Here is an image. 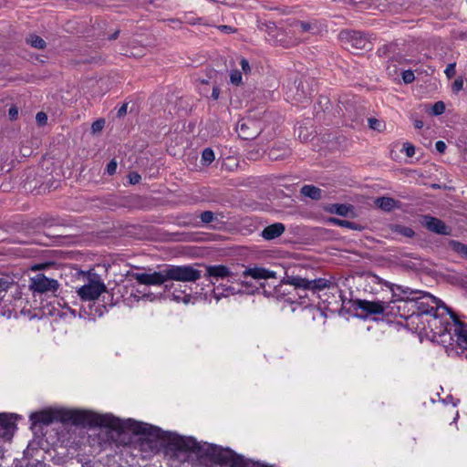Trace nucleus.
Masks as SVG:
<instances>
[{
    "instance_id": "10",
    "label": "nucleus",
    "mask_w": 467,
    "mask_h": 467,
    "mask_svg": "<svg viewBox=\"0 0 467 467\" xmlns=\"http://www.w3.org/2000/svg\"><path fill=\"white\" fill-rule=\"evenodd\" d=\"M59 287L57 280L37 274L30 279L29 289L37 294L56 293Z\"/></svg>"
},
{
    "instance_id": "19",
    "label": "nucleus",
    "mask_w": 467,
    "mask_h": 467,
    "mask_svg": "<svg viewBox=\"0 0 467 467\" xmlns=\"http://www.w3.org/2000/svg\"><path fill=\"white\" fill-rule=\"evenodd\" d=\"M285 230V226L284 225V223H275L273 224L266 226L262 231L261 235L265 240H273L282 235Z\"/></svg>"
},
{
    "instance_id": "12",
    "label": "nucleus",
    "mask_w": 467,
    "mask_h": 467,
    "mask_svg": "<svg viewBox=\"0 0 467 467\" xmlns=\"http://www.w3.org/2000/svg\"><path fill=\"white\" fill-rule=\"evenodd\" d=\"M131 277L145 285H161L167 282L165 268L153 273H133Z\"/></svg>"
},
{
    "instance_id": "6",
    "label": "nucleus",
    "mask_w": 467,
    "mask_h": 467,
    "mask_svg": "<svg viewBox=\"0 0 467 467\" xmlns=\"http://www.w3.org/2000/svg\"><path fill=\"white\" fill-rule=\"evenodd\" d=\"M167 281L196 282L202 276L201 271L192 265H172L165 266Z\"/></svg>"
},
{
    "instance_id": "52",
    "label": "nucleus",
    "mask_w": 467,
    "mask_h": 467,
    "mask_svg": "<svg viewBox=\"0 0 467 467\" xmlns=\"http://www.w3.org/2000/svg\"><path fill=\"white\" fill-rule=\"evenodd\" d=\"M435 148L437 150L438 152L440 153H444L445 150H446V144L444 141L442 140H438L436 143H435Z\"/></svg>"
},
{
    "instance_id": "40",
    "label": "nucleus",
    "mask_w": 467,
    "mask_h": 467,
    "mask_svg": "<svg viewBox=\"0 0 467 467\" xmlns=\"http://www.w3.org/2000/svg\"><path fill=\"white\" fill-rule=\"evenodd\" d=\"M445 111V104L442 101H437L432 106V113L436 116L441 115Z\"/></svg>"
},
{
    "instance_id": "61",
    "label": "nucleus",
    "mask_w": 467,
    "mask_h": 467,
    "mask_svg": "<svg viewBox=\"0 0 467 467\" xmlns=\"http://www.w3.org/2000/svg\"><path fill=\"white\" fill-rule=\"evenodd\" d=\"M189 23L192 24V25H194L196 22L191 20V21H189Z\"/></svg>"
},
{
    "instance_id": "13",
    "label": "nucleus",
    "mask_w": 467,
    "mask_h": 467,
    "mask_svg": "<svg viewBox=\"0 0 467 467\" xmlns=\"http://www.w3.org/2000/svg\"><path fill=\"white\" fill-rule=\"evenodd\" d=\"M420 223L430 232L437 234L449 235L451 229L445 224L443 221L431 215H422Z\"/></svg>"
},
{
    "instance_id": "9",
    "label": "nucleus",
    "mask_w": 467,
    "mask_h": 467,
    "mask_svg": "<svg viewBox=\"0 0 467 467\" xmlns=\"http://www.w3.org/2000/svg\"><path fill=\"white\" fill-rule=\"evenodd\" d=\"M451 318L452 331L448 343L467 349V322L461 320L454 313H451Z\"/></svg>"
},
{
    "instance_id": "23",
    "label": "nucleus",
    "mask_w": 467,
    "mask_h": 467,
    "mask_svg": "<svg viewBox=\"0 0 467 467\" xmlns=\"http://www.w3.org/2000/svg\"><path fill=\"white\" fill-rule=\"evenodd\" d=\"M296 93L293 96V100L296 103H303L307 100L312 95V89L305 88V83L302 79L298 81L296 85Z\"/></svg>"
},
{
    "instance_id": "2",
    "label": "nucleus",
    "mask_w": 467,
    "mask_h": 467,
    "mask_svg": "<svg viewBox=\"0 0 467 467\" xmlns=\"http://www.w3.org/2000/svg\"><path fill=\"white\" fill-rule=\"evenodd\" d=\"M33 423L49 425L54 421L71 423L81 427H104L116 430L121 427L119 418L112 414H99L85 410L57 409L35 412L30 415Z\"/></svg>"
},
{
    "instance_id": "48",
    "label": "nucleus",
    "mask_w": 467,
    "mask_h": 467,
    "mask_svg": "<svg viewBox=\"0 0 467 467\" xmlns=\"http://www.w3.org/2000/svg\"><path fill=\"white\" fill-rule=\"evenodd\" d=\"M116 170H117V162L114 160H112L108 163L106 171L108 172V174L113 175L116 172Z\"/></svg>"
},
{
    "instance_id": "41",
    "label": "nucleus",
    "mask_w": 467,
    "mask_h": 467,
    "mask_svg": "<svg viewBox=\"0 0 467 467\" xmlns=\"http://www.w3.org/2000/svg\"><path fill=\"white\" fill-rule=\"evenodd\" d=\"M105 126V120L103 119H99L94 121L91 125V130L93 133L100 132Z\"/></svg>"
},
{
    "instance_id": "58",
    "label": "nucleus",
    "mask_w": 467,
    "mask_h": 467,
    "mask_svg": "<svg viewBox=\"0 0 467 467\" xmlns=\"http://www.w3.org/2000/svg\"><path fill=\"white\" fill-rule=\"evenodd\" d=\"M218 287L213 289V295L216 297L217 300L220 298V294L217 292Z\"/></svg>"
},
{
    "instance_id": "54",
    "label": "nucleus",
    "mask_w": 467,
    "mask_h": 467,
    "mask_svg": "<svg viewBox=\"0 0 467 467\" xmlns=\"http://www.w3.org/2000/svg\"><path fill=\"white\" fill-rule=\"evenodd\" d=\"M219 95H220L219 88L218 87H213V92H212V98L216 100V99H218Z\"/></svg>"
},
{
    "instance_id": "29",
    "label": "nucleus",
    "mask_w": 467,
    "mask_h": 467,
    "mask_svg": "<svg viewBox=\"0 0 467 467\" xmlns=\"http://www.w3.org/2000/svg\"><path fill=\"white\" fill-rule=\"evenodd\" d=\"M179 225L199 227L201 224L196 215L187 213L182 217V220L179 222Z\"/></svg>"
},
{
    "instance_id": "36",
    "label": "nucleus",
    "mask_w": 467,
    "mask_h": 467,
    "mask_svg": "<svg viewBox=\"0 0 467 467\" xmlns=\"http://www.w3.org/2000/svg\"><path fill=\"white\" fill-rule=\"evenodd\" d=\"M237 130L239 131V135L244 139V140H249L251 138H254V134L252 133H249L247 131L248 130V125L246 122H241L238 124L237 126Z\"/></svg>"
},
{
    "instance_id": "45",
    "label": "nucleus",
    "mask_w": 467,
    "mask_h": 467,
    "mask_svg": "<svg viewBox=\"0 0 467 467\" xmlns=\"http://www.w3.org/2000/svg\"><path fill=\"white\" fill-rule=\"evenodd\" d=\"M462 88H463V79L462 78H456L451 86L452 91L454 93H458Z\"/></svg>"
},
{
    "instance_id": "51",
    "label": "nucleus",
    "mask_w": 467,
    "mask_h": 467,
    "mask_svg": "<svg viewBox=\"0 0 467 467\" xmlns=\"http://www.w3.org/2000/svg\"><path fill=\"white\" fill-rule=\"evenodd\" d=\"M8 116H9V119L11 120H15L17 119L18 117V109L16 106H12L9 109H8Z\"/></svg>"
},
{
    "instance_id": "25",
    "label": "nucleus",
    "mask_w": 467,
    "mask_h": 467,
    "mask_svg": "<svg viewBox=\"0 0 467 467\" xmlns=\"http://www.w3.org/2000/svg\"><path fill=\"white\" fill-rule=\"evenodd\" d=\"M13 288L15 290L17 289V282L15 281L13 276L8 275H0V295L5 293L6 295L9 292V289Z\"/></svg>"
},
{
    "instance_id": "56",
    "label": "nucleus",
    "mask_w": 467,
    "mask_h": 467,
    "mask_svg": "<svg viewBox=\"0 0 467 467\" xmlns=\"http://www.w3.org/2000/svg\"><path fill=\"white\" fill-rule=\"evenodd\" d=\"M413 125H414L415 129L420 130V129H422L424 124H423L422 120L416 119V120H414Z\"/></svg>"
},
{
    "instance_id": "22",
    "label": "nucleus",
    "mask_w": 467,
    "mask_h": 467,
    "mask_svg": "<svg viewBox=\"0 0 467 467\" xmlns=\"http://www.w3.org/2000/svg\"><path fill=\"white\" fill-rule=\"evenodd\" d=\"M334 287V282L326 278H317L309 280V290L312 291L314 294L320 292L326 288L330 289Z\"/></svg>"
},
{
    "instance_id": "15",
    "label": "nucleus",
    "mask_w": 467,
    "mask_h": 467,
    "mask_svg": "<svg viewBox=\"0 0 467 467\" xmlns=\"http://www.w3.org/2000/svg\"><path fill=\"white\" fill-rule=\"evenodd\" d=\"M16 414L0 413V431H3L2 437L5 440H10L16 428Z\"/></svg>"
},
{
    "instance_id": "31",
    "label": "nucleus",
    "mask_w": 467,
    "mask_h": 467,
    "mask_svg": "<svg viewBox=\"0 0 467 467\" xmlns=\"http://www.w3.org/2000/svg\"><path fill=\"white\" fill-rule=\"evenodd\" d=\"M26 42L33 47L37 49H44L46 47V42L43 38L36 35H30L26 38Z\"/></svg>"
},
{
    "instance_id": "28",
    "label": "nucleus",
    "mask_w": 467,
    "mask_h": 467,
    "mask_svg": "<svg viewBox=\"0 0 467 467\" xmlns=\"http://www.w3.org/2000/svg\"><path fill=\"white\" fill-rule=\"evenodd\" d=\"M290 150L286 147H272L269 150L268 156L271 160H283L289 156Z\"/></svg>"
},
{
    "instance_id": "8",
    "label": "nucleus",
    "mask_w": 467,
    "mask_h": 467,
    "mask_svg": "<svg viewBox=\"0 0 467 467\" xmlns=\"http://www.w3.org/2000/svg\"><path fill=\"white\" fill-rule=\"evenodd\" d=\"M107 291L104 282L98 275H93L88 278L87 284L80 286L78 290V296L83 301H93L99 297V296Z\"/></svg>"
},
{
    "instance_id": "32",
    "label": "nucleus",
    "mask_w": 467,
    "mask_h": 467,
    "mask_svg": "<svg viewBox=\"0 0 467 467\" xmlns=\"http://www.w3.org/2000/svg\"><path fill=\"white\" fill-rule=\"evenodd\" d=\"M450 246L451 247V249L454 252L458 253L462 257L467 258V245L466 244H462L458 241L452 240L450 242Z\"/></svg>"
},
{
    "instance_id": "14",
    "label": "nucleus",
    "mask_w": 467,
    "mask_h": 467,
    "mask_svg": "<svg viewBox=\"0 0 467 467\" xmlns=\"http://www.w3.org/2000/svg\"><path fill=\"white\" fill-rule=\"evenodd\" d=\"M204 276L214 285L216 281L233 277L234 274L226 265H214L206 266V273Z\"/></svg>"
},
{
    "instance_id": "1",
    "label": "nucleus",
    "mask_w": 467,
    "mask_h": 467,
    "mask_svg": "<svg viewBox=\"0 0 467 467\" xmlns=\"http://www.w3.org/2000/svg\"><path fill=\"white\" fill-rule=\"evenodd\" d=\"M167 451L178 457L180 452H193L199 457L209 458L212 462L228 467H245L244 458L229 448H223L207 442L201 443L192 437L169 434Z\"/></svg>"
},
{
    "instance_id": "44",
    "label": "nucleus",
    "mask_w": 467,
    "mask_h": 467,
    "mask_svg": "<svg viewBox=\"0 0 467 467\" xmlns=\"http://www.w3.org/2000/svg\"><path fill=\"white\" fill-rule=\"evenodd\" d=\"M455 67H456V64H455V63H450V64L446 67V68H445V70H444V73H445V75H446V77H447L448 78H453V77L455 76V74H456V69H455Z\"/></svg>"
},
{
    "instance_id": "18",
    "label": "nucleus",
    "mask_w": 467,
    "mask_h": 467,
    "mask_svg": "<svg viewBox=\"0 0 467 467\" xmlns=\"http://www.w3.org/2000/svg\"><path fill=\"white\" fill-rule=\"evenodd\" d=\"M388 230L389 232V234L392 235V238H397L398 236L412 238L415 236V232L411 227L405 226L400 223L389 224Z\"/></svg>"
},
{
    "instance_id": "24",
    "label": "nucleus",
    "mask_w": 467,
    "mask_h": 467,
    "mask_svg": "<svg viewBox=\"0 0 467 467\" xmlns=\"http://www.w3.org/2000/svg\"><path fill=\"white\" fill-rule=\"evenodd\" d=\"M283 283L301 288L303 291L309 290V280L298 275H286Z\"/></svg>"
},
{
    "instance_id": "42",
    "label": "nucleus",
    "mask_w": 467,
    "mask_h": 467,
    "mask_svg": "<svg viewBox=\"0 0 467 467\" xmlns=\"http://www.w3.org/2000/svg\"><path fill=\"white\" fill-rule=\"evenodd\" d=\"M401 76H402V80L406 84H410V83L413 82V80L415 79V76H414V73L412 70H405L402 72Z\"/></svg>"
},
{
    "instance_id": "27",
    "label": "nucleus",
    "mask_w": 467,
    "mask_h": 467,
    "mask_svg": "<svg viewBox=\"0 0 467 467\" xmlns=\"http://www.w3.org/2000/svg\"><path fill=\"white\" fill-rule=\"evenodd\" d=\"M300 192L302 195L308 197L312 200H320L322 198L321 189L314 185H304L301 188Z\"/></svg>"
},
{
    "instance_id": "7",
    "label": "nucleus",
    "mask_w": 467,
    "mask_h": 467,
    "mask_svg": "<svg viewBox=\"0 0 467 467\" xmlns=\"http://www.w3.org/2000/svg\"><path fill=\"white\" fill-rule=\"evenodd\" d=\"M385 285L389 287L392 293V300H431V302H435V297L428 293H424L420 290H413L408 286H402L400 285L390 284L389 282H385Z\"/></svg>"
},
{
    "instance_id": "35",
    "label": "nucleus",
    "mask_w": 467,
    "mask_h": 467,
    "mask_svg": "<svg viewBox=\"0 0 467 467\" xmlns=\"http://www.w3.org/2000/svg\"><path fill=\"white\" fill-rule=\"evenodd\" d=\"M214 161V152L211 148H206L202 153V161L205 165L211 164Z\"/></svg>"
},
{
    "instance_id": "5",
    "label": "nucleus",
    "mask_w": 467,
    "mask_h": 467,
    "mask_svg": "<svg viewBox=\"0 0 467 467\" xmlns=\"http://www.w3.org/2000/svg\"><path fill=\"white\" fill-rule=\"evenodd\" d=\"M121 427L116 429V431H122L124 429H129L133 433L137 435H143L146 439H149L150 441H158V440H167L168 433L163 431L161 428L153 426L149 423L136 421L133 420H128L126 422H123L120 419H119Z\"/></svg>"
},
{
    "instance_id": "47",
    "label": "nucleus",
    "mask_w": 467,
    "mask_h": 467,
    "mask_svg": "<svg viewBox=\"0 0 467 467\" xmlns=\"http://www.w3.org/2000/svg\"><path fill=\"white\" fill-rule=\"evenodd\" d=\"M403 150L408 157H412L415 154V147L409 142L403 143Z\"/></svg>"
},
{
    "instance_id": "20",
    "label": "nucleus",
    "mask_w": 467,
    "mask_h": 467,
    "mask_svg": "<svg viewBox=\"0 0 467 467\" xmlns=\"http://www.w3.org/2000/svg\"><path fill=\"white\" fill-rule=\"evenodd\" d=\"M350 45L357 49H366L369 45L366 36L359 31L347 33Z\"/></svg>"
},
{
    "instance_id": "50",
    "label": "nucleus",
    "mask_w": 467,
    "mask_h": 467,
    "mask_svg": "<svg viewBox=\"0 0 467 467\" xmlns=\"http://www.w3.org/2000/svg\"><path fill=\"white\" fill-rule=\"evenodd\" d=\"M240 66L242 67V70L245 73V74H248L250 71H251V67H250V65H249V62L246 58L243 57L241 60H240Z\"/></svg>"
},
{
    "instance_id": "60",
    "label": "nucleus",
    "mask_w": 467,
    "mask_h": 467,
    "mask_svg": "<svg viewBox=\"0 0 467 467\" xmlns=\"http://www.w3.org/2000/svg\"><path fill=\"white\" fill-rule=\"evenodd\" d=\"M126 55L127 56H136L137 54L131 52L130 54H126Z\"/></svg>"
},
{
    "instance_id": "49",
    "label": "nucleus",
    "mask_w": 467,
    "mask_h": 467,
    "mask_svg": "<svg viewBox=\"0 0 467 467\" xmlns=\"http://www.w3.org/2000/svg\"><path fill=\"white\" fill-rule=\"evenodd\" d=\"M140 179L141 177L138 172L133 171L129 174V180L131 184L139 183Z\"/></svg>"
},
{
    "instance_id": "30",
    "label": "nucleus",
    "mask_w": 467,
    "mask_h": 467,
    "mask_svg": "<svg viewBox=\"0 0 467 467\" xmlns=\"http://www.w3.org/2000/svg\"><path fill=\"white\" fill-rule=\"evenodd\" d=\"M336 225L352 230L361 231L363 227L354 222L334 218L331 220Z\"/></svg>"
},
{
    "instance_id": "39",
    "label": "nucleus",
    "mask_w": 467,
    "mask_h": 467,
    "mask_svg": "<svg viewBox=\"0 0 467 467\" xmlns=\"http://www.w3.org/2000/svg\"><path fill=\"white\" fill-rule=\"evenodd\" d=\"M230 80L232 84L239 86L242 83V73L237 69L232 70L230 73Z\"/></svg>"
},
{
    "instance_id": "34",
    "label": "nucleus",
    "mask_w": 467,
    "mask_h": 467,
    "mask_svg": "<svg viewBox=\"0 0 467 467\" xmlns=\"http://www.w3.org/2000/svg\"><path fill=\"white\" fill-rule=\"evenodd\" d=\"M365 280L368 285H385V282H386L382 278H380L379 276H378L377 275L372 274V273L366 274Z\"/></svg>"
},
{
    "instance_id": "3",
    "label": "nucleus",
    "mask_w": 467,
    "mask_h": 467,
    "mask_svg": "<svg viewBox=\"0 0 467 467\" xmlns=\"http://www.w3.org/2000/svg\"><path fill=\"white\" fill-rule=\"evenodd\" d=\"M449 316L453 313L447 306L442 307ZM426 313H422L419 323L424 327L423 329H416L417 331L425 333H432L434 337H439L443 343H446L450 339V336L452 331L451 318V317H444L438 313L439 307L430 306V301L427 302Z\"/></svg>"
},
{
    "instance_id": "21",
    "label": "nucleus",
    "mask_w": 467,
    "mask_h": 467,
    "mask_svg": "<svg viewBox=\"0 0 467 467\" xmlns=\"http://www.w3.org/2000/svg\"><path fill=\"white\" fill-rule=\"evenodd\" d=\"M375 205L384 212H391L395 208H400V202L393 198L381 196L375 200Z\"/></svg>"
},
{
    "instance_id": "55",
    "label": "nucleus",
    "mask_w": 467,
    "mask_h": 467,
    "mask_svg": "<svg viewBox=\"0 0 467 467\" xmlns=\"http://www.w3.org/2000/svg\"><path fill=\"white\" fill-rule=\"evenodd\" d=\"M219 29L224 33H231L234 31V29L232 28V26H219Z\"/></svg>"
},
{
    "instance_id": "33",
    "label": "nucleus",
    "mask_w": 467,
    "mask_h": 467,
    "mask_svg": "<svg viewBox=\"0 0 467 467\" xmlns=\"http://www.w3.org/2000/svg\"><path fill=\"white\" fill-rule=\"evenodd\" d=\"M353 207L347 204H335L333 206V212L340 216H348L349 212L352 211Z\"/></svg>"
},
{
    "instance_id": "4",
    "label": "nucleus",
    "mask_w": 467,
    "mask_h": 467,
    "mask_svg": "<svg viewBox=\"0 0 467 467\" xmlns=\"http://www.w3.org/2000/svg\"><path fill=\"white\" fill-rule=\"evenodd\" d=\"M429 300H391L389 302L388 316L400 317L407 321V326L413 329H423L419 323L422 313H426Z\"/></svg>"
},
{
    "instance_id": "17",
    "label": "nucleus",
    "mask_w": 467,
    "mask_h": 467,
    "mask_svg": "<svg viewBox=\"0 0 467 467\" xmlns=\"http://www.w3.org/2000/svg\"><path fill=\"white\" fill-rule=\"evenodd\" d=\"M2 301L4 302V306H6L7 303L14 304V309L16 307H21L23 303L22 298V291L20 285L17 284V289L15 290L13 288L9 289V292L6 295H3L1 296Z\"/></svg>"
},
{
    "instance_id": "53",
    "label": "nucleus",
    "mask_w": 467,
    "mask_h": 467,
    "mask_svg": "<svg viewBox=\"0 0 467 467\" xmlns=\"http://www.w3.org/2000/svg\"><path fill=\"white\" fill-rule=\"evenodd\" d=\"M127 112V104H123L118 110V113H117V116L118 117H122L126 114Z\"/></svg>"
},
{
    "instance_id": "16",
    "label": "nucleus",
    "mask_w": 467,
    "mask_h": 467,
    "mask_svg": "<svg viewBox=\"0 0 467 467\" xmlns=\"http://www.w3.org/2000/svg\"><path fill=\"white\" fill-rule=\"evenodd\" d=\"M244 276H251L254 279H270L276 278L275 271L268 270L264 267L254 266L248 267L243 272Z\"/></svg>"
},
{
    "instance_id": "37",
    "label": "nucleus",
    "mask_w": 467,
    "mask_h": 467,
    "mask_svg": "<svg viewBox=\"0 0 467 467\" xmlns=\"http://www.w3.org/2000/svg\"><path fill=\"white\" fill-rule=\"evenodd\" d=\"M200 223H210L214 221H217V217L211 211H204L200 214Z\"/></svg>"
},
{
    "instance_id": "46",
    "label": "nucleus",
    "mask_w": 467,
    "mask_h": 467,
    "mask_svg": "<svg viewBox=\"0 0 467 467\" xmlns=\"http://www.w3.org/2000/svg\"><path fill=\"white\" fill-rule=\"evenodd\" d=\"M36 120L39 126H44L47 124V116L43 111L37 112L36 115Z\"/></svg>"
},
{
    "instance_id": "11",
    "label": "nucleus",
    "mask_w": 467,
    "mask_h": 467,
    "mask_svg": "<svg viewBox=\"0 0 467 467\" xmlns=\"http://www.w3.org/2000/svg\"><path fill=\"white\" fill-rule=\"evenodd\" d=\"M356 309H359L367 316L368 315H387L389 309V302L383 301H368L365 299H356L353 303Z\"/></svg>"
},
{
    "instance_id": "38",
    "label": "nucleus",
    "mask_w": 467,
    "mask_h": 467,
    "mask_svg": "<svg viewBox=\"0 0 467 467\" xmlns=\"http://www.w3.org/2000/svg\"><path fill=\"white\" fill-rule=\"evenodd\" d=\"M172 300L176 302H183L184 304H188L191 301V295L185 294L184 291H182L180 294H176L175 292L171 295Z\"/></svg>"
},
{
    "instance_id": "26",
    "label": "nucleus",
    "mask_w": 467,
    "mask_h": 467,
    "mask_svg": "<svg viewBox=\"0 0 467 467\" xmlns=\"http://www.w3.org/2000/svg\"><path fill=\"white\" fill-rule=\"evenodd\" d=\"M291 26L296 27L300 33L310 32L315 34L317 30V25L308 21L295 20Z\"/></svg>"
},
{
    "instance_id": "59",
    "label": "nucleus",
    "mask_w": 467,
    "mask_h": 467,
    "mask_svg": "<svg viewBox=\"0 0 467 467\" xmlns=\"http://www.w3.org/2000/svg\"><path fill=\"white\" fill-rule=\"evenodd\" d=\"M255 467H272V466H269V465H266V464H258Z\"/></svg>"
},
{
    "instance_id": "43",
    "label": "nucleus",
    "mask_w": 467,
    "mask_h": 467,
    "mask_svg": "<svg viewBox=\"0 0 467 467\" xmlns=\"http://www.w3.org/2000/svg\"><path fill=\"white\" fill-rule=\"evenodd\" d=\"M368 123L369 128L374 130H381V127H382L381 121L377 119H375V118H369L368 119Z\"/></svg>"
},
{
    "instance_id": "57",
    "label": "nucleus",
    "mask_w": 467,
    "mask_h": 467,
    "mask_svg": "<svg viewBox=\"0 0 467 467\" xmlns=\"http://www.w3.org/2000/svg\"><path fill=\"white\" fill-rule=\"evenodd\" d=\"M119 34V30L115 31V32H114V33L109 36V39H116V38L118 37Z\"/></svg>"
}]
</instances>
